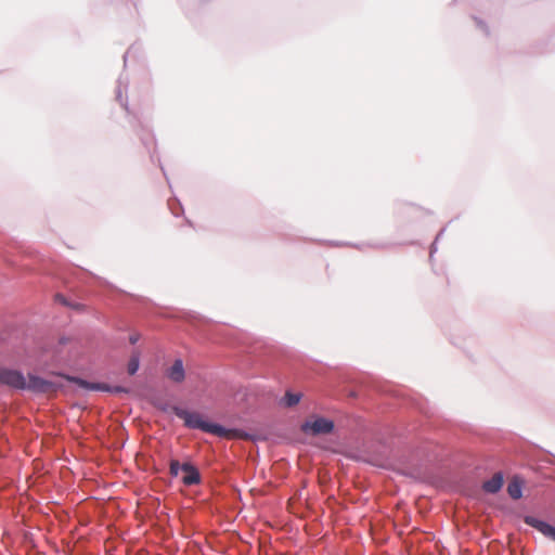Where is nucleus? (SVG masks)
<instances>
[{
    "mask_svg": "<svg viewBox=\"0 0 555 555\" xmlns=\"http://www.w3.org/2000/svg\"><path fill=\"white\" fill-rule=\"evenodd\" d=\"M176 415L183 420L184 425L189 428L201 429L205 433L214 434L219 437H230L231 430L223 428L218 424H212L204 421L201 414L196 412H189L183 409H175Z\"/></svg>",
    "mask_w": 555,
    "mask_h": 555,
    "instance_id": "obj_1",
    "label": "nucleus"
},
{
    "mask_svg": "<svg viewBox=\"0 0 555 555\" xmlns=\"http://www.w3.org/2000/svg\"><path fill=\"white\" fill-rule=\"evenodd\" d=\"M334 429V423L331 420L324 417H314L307 420L301 424L300 430L306 435L319 436L332 433Z\"/></svg>",
    "mask_w": 555,
    "mask_h": 555,
    "instance_id": "obj_2",
    "label": "nucleus"
},
{
    "mask_svg": "<svg viewBox=\"0 0 555 555\" xmlns=\"http://www.w3.org/2000/svg\"><path fill=\"white\" fill-rule=\"evenodd\" d=\"M0 385L23 390L26 386V377L17 370L0 366Z\"/></svg>",
    "mask_w": 555,
    "mask_h": 555,
    "instance_id": "obj_3",
    "label": "nucleus"
},
{
    "mask_svg": "<svg viewBox=\"0 0 555 555\" xmlns=\"http://www.w3.org/2000/svg\"><path fill=\"white\" fill-rule=\"evenodd\" d=\"M166 376L173 383L180 384L185 378V371L181 359L175 360L172 365L166 370Z\"/></svg>",
    "mask_w": 555,
    "mask_h": 555,
    "instance_id": "obj_4",
    "label": "nucleus"
},
{
    "mask_svg": "<svg viewBox=\"0 0 555 555\" xmlns=\"http://www.w3.org/2000/svg\"><path fill=\"white\" fill-rule=\"evenodd\" d=\"M181 470L184 473L182 478V482L185 486H193L201 482V475L198 469L190 463H183L181 465Z\"/></svg>",
    "mask_w": 555,
    "mask_h": 555,
    "instance_id": "obj_5",
    "label": "nucleus"
},
{
    "mask_svg": "<svg viewBox=\"0 0 555 555\" xmlns=\"http://www.w3.org/2000/svg\"><path fill=\"white\" fill-rule=\"evenodd\" d=\"M503 483H504V477H503V474L502 473H495L491 479L487 480L483 482L482 485V489L487 492V493H496L501 490V488L503 487Z\"/></svg>",
    "mask_w": 555,
    "mask_h": 555,
    "instance_id": "obj_6",
    "label": "nucleus"
},
{
    "mask_svg": "<svg viewBox=\"0 0 555 555\" xmlns=\"http://www.w3.org/2000/svg\"><path fill=\"white\" fill-rule=\"evenodd\" d=\"M49 388H50L49 382H47L40 377L33 376V375H30L28 377V380L26 379V386L24 387V389H29V390L38 391V392H44Z\"/></svg>",
    "mask_w": 555,
    "mask_h": 555,
    "instance_id": "obj_7",
    "label": "nucleus"
},
{
    "mask_svg": "<svg viewBox=\"0 0 555 555\" xmlns=\"http://www.w3.org/2000/svg\"><path fill=\"white\" fill-rule=\"evenodd\" d=\"M527 524H529L532 527H534L535 529H538L545 537L555 541V527H553L552 525L541 521V520L531 519V518L527 519Z\"/></svg>",
    "mask_w": 555,
    "mask_h": 555,
    "instance_id": "obj_8",
    "label": "nucleus"
},
{
    "mask_svg": "<svg viewBox=\"0 0 555 555\" xmlns=\"http://www.w3.org/2000/svg\"><path fill=\"white\" fill-rule=\"evenodd\" d=\"M507 493L508 495L514 499L518 500L522 495V481L518 477H514L508 486H507Z\"/></svg>",
    "mask_w": 555,
    "mask_h": 555,
    "instance_id": "obj_9",
    "label": "nucleus"
},
{
    "mask_svg": "<svg viewBox=\"0 0 555 555\" xmlns=\"http://www.w3.org/2000/svg\"><path fill=\"white\" fill-rule=\"evenodd\" d=\"M301 399V393H293L291 391H287L282 399L281 403L284 406L292 408L299 403Z\"/></svg>",
    "mask_w": 555,
    "mask_h": 555,
    "instance_id": "obj_10",
    "label": "nucleus"
},
{
    "mask_svg": "<svg viewBox=\"0 0 555 555\" xmlns=\"http://www.w3.org/2000/svg\"><path fill=\"white\" fill-rule=\"evenodd\" d=\"M80 385L83 388L90 389V390H104V391H108L109 390V387L107 385H105V384L88 383V382L82 380L80 383Z\"/></svg>",
    "mask_w": 555,
    "mask_h": 555,
    "instance_id": "obj_11",
    "label": "nucleus"
},
{
    "mask_svg": "<svg viewBox=\"0 0 555 555\" xmlns=\"http://www.w3.org/2000/svg\"><path fill=\"white\" fill-rule=\"evenodd\" d=\"M138 370H139V356L133 354L130 358L129 363H128V373L130 375H134Z\"/></svg>",
    "mask_w": 555,
    "mask_h": 555,
    "instance_id": "obj_12",
    "label": "nucleus"
},
{
    "mask_svg": "<svg viewBox=\"0 0 555 555\" xmlns=\"http://www.w3.org/2000/svg\"><path fill=\"white\" fill-rule=\"evenodd\" d=\"M181 470V465L177 460H171L169 465V473L172 477H177Z\"/></svg>",
    "mask_w": 555,
    "mask_h": 555,
    "instance_id": "obj_13",
    "label": "nucleus"
},
{
    "mask_svg": "<svg viewBox=\"0 0 555 555\" xmlns=\"http://www.w3.org/2000/svg\"><path fill=\"white\" fill-rule=\"evenodd\" d=\"M56 299L62 302L63 305H66V306H69V304L67 302V300L65 299L64 296L62 295H56Z\"/></svg>",
    "mask_w": 555,
    "mask_h": 555,
    "instance_id": "obj_14",
    "label": "nucleus"
},
{
    "mask_svg": "<svg viewBox=\"0 0 555 555\" xmlns=\"http://www.w3.org/2000/svg\"><path fill=\"white\" fill-rule=\"evenodd\" d=\"M129 340L132 345L135 344L139 340V335H131Z\"/></svg>",
    "mask_w": 555,
    "mask_h": 555,
    "instance_id": "obj_15",
    "label": "nucleus"
}]
</instances>
